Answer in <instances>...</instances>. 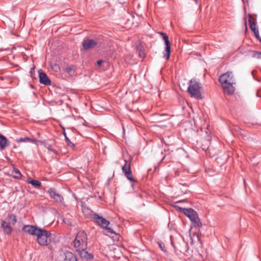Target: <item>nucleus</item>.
Segmentation results:
<instances>
[{"instance_id": "nucleus-2", "label": "nucleus", "mask_w": 261, "mask_h": 261, "mask_svg": "<svg viewBox=\"0 0 261 261\" xmlns=\"http://www.w3.org/2000/svg\"><path fill=\"white\" fill-rule=\"evenodd\" d=\"M87 240L86 233L84 231H79L73 242L75 251L79 250L81 248H86L87 245Z\"/></svg>"}, {"instance_id": "nucleus-26", "label": "nucleus", "mask_w": 261, "mask_h": 261, "mask_svg": "<svg viewBox=\"0 0 261 261\" xmlns=\"http://www.w3.org/2000/svg\"><path fill=\"white\" fill-rule=\"evenodd\" d=\"M253 32L254 33L255 37L257 39H259L260 40V41H261V38L259 36V31H258V29H256L254 31H253Z\"/></svg>"}, {"instance_id": "nucleus-20", "label": "nucleus", "mask_w": 261, "mask_h": 261, "mask_svg": "<svg viewBox=\"0 0 261 261\" xmlns=\"http://www.w3.org/2000/svg\"><path fill=\"white\" fill-rule=\"evenodd\" d=\"M9 144L8 143V140L4 136V139L2 140V139H0V149L3 150L6 147L8 146Z\"/></svg>"}, {"instance_id": "nucleus-31", "label": "nucleus", "mask_w": 261, "mask_h": 261, "mask_svg": "<svg viewBox=\"0 0 261 261\" xmlns=\"http://www.w3.org/2000/svg\"><path fill=\"white\" fill-rule=\"evenodd\" d=\"M139 56L141 58H144L145 57V53H144L143 51L140 50L139 51Z\"/></svg>"}, {"instance_id": "nucleus-23", "label": "nucleus", "mask_w": 261, "mask_h": 261, "mask_svg": "<svg viewBox=\"0 0 261 261\" xmlns=\"http://www.w3.org/2000/svg\"><path fill=\"white\" fill-rule=\"evenodd\" d=\"M8 220H9V224H15L16 222V216L15 215H13V214H11V215H9L8 216Z\"/></svg>"}, {"instance_id": "nucleus-22", "label": "nucleus", "mask_w": 261, "mask_h": 261, "mask_svg": "<svg viewBox=\"0 0 261 261\" xmlns=\"http://www.w3.org/2000/svg\"><path fill=\"white\" fill-rule=\"evenodd\" d=\"M13 172L15 174L13 176L17 179H20L21 177V174L20 171L16 168L13 167Z\"/></svg>"}, {"instance_id": "nucleus-37", "label": "nucleus", "mask_w": 261, "mask_h": 261, "mask_svg": "<svg viewBox=\"0 0 261 261\" xmlns=\"http://www.w3.org/2000/svg\"><path fill=\"white\" fill-rule=\"evenodd\" d=\"M171 244H172V246L174 247V248L175 249H176V247H175V246H174V244H173V242H172V240H171Z\"/></svg>"}, {"instance_id": "nucleus-8", "label": "nucleus", "mask_w": 261, "mask_h": 261, "mask_svg": "<svg viewBox=\"0 0 261 261\" xmlns=\"http://www.w3.org/2000/svg\"><path fill=\"white\" fill-rule=\"evenodd\" d=\"M48 193H49L50 196L54 199L56 202L63 204V197L58 193H57L55 189L50 188L48 190Z\"/></svg>"}, {"instance_id": "nucleus-17", "label": "nucleus", "mask_w": 261, "mask_h": 261, "mask_svg": "<svg viewBox=\"0 0 261 261\" xmlns=\"http://www.w3.org/2000/svg\"><path fill=\"white\" fill-rule=\"evenodd\" d=\"M192 225L194 227H200L202 224L198 216V214L196 215L191 220Z\"/></svg>"}, {"instance_id": "nucleus-28", "label": "nucleus", "mask_w": 261, "mask_h": 261, "mask_svg": "<svg viewBox=\"0 0 261 261\" xmlns=\"http://www.w3.org/2000/svg\"><path fill=\"white\" fill-rule=\"evenodd\" d=\"M158 244L159 245L160 248L163 252L166 251L164 243H163L162 242H158Z\"/></svg>"}, {"instance_id": "nucleus-15", "label": "nucleus", "mask_w": 261, "mask_h": 261, "mask_svg": "<svg viewBox=\"0 0 261 261\" xmlns=\"http://www.w3.org/2000/svg\"><path fill=\"white\" fill-rule=\"evenodd\" d=\"M1 227L2 228L4 233L7 234L11 233L12 229L8 222H6L5 221H2L1 223Z\"/></svg>"}, {"instance_id": "nucleus-16", "label": "nucleus", "mask_w": 261, "mask_h": 261, "mask_svg": "<svg viewBox=\"0 0 261 261\" xmlns=\"http://www.w3.org/2000/svg\"><path fill=\"white\" fill-rule=\"evenodd\" d=\"M64 261H77L75 256L71 252L66 251L64 252Z\"/></svg>"}, {"instance_id": "nucleus-7", "label": "nucleus", "mask_w": 261, "mask_h": 261, "mask_svg": "<svg viewBox=\"0 0 261 261\" xmlns=\"http://www.w3.org/2000/svg\"><path fill=\"white\" fill-rule=\"evenodd\" d=\"M219 81L221 85L233 82L232 73L231 72H227L221 75L219 78Z\"/></svg>"}, {"instance_id": "nucleus-1", "label": "nucleus", "mask_w": 261, "mask_h": 261, "mask_svg": "<svg viewBox=\"0 0 261 261\" xmlns=\"http://www.w3.org/2000/svg\"><path fill=\"white\" fill-rule=\"evenodd\" d=\"M201 85L199 80L193 79L189 82V86L187 92L192 97H195L198 99L202 98L201 93Z\"/></svg>"}, {"instance_id": "nucleus-11", "label": "nucleus", "mask_w": 261, "mask_h": 261, "mask_svg": "<svg viewBox=\"0 0 261 261\" xmlns=\"http://www.w3.org/2000/svg\"><path fill=\"white\" fill-rule=\"evenodd\" d=\"M233 82L221 85L224 92L229 95L232 94L234 92V87L233 86Z\"/></svg>"}, {"instance_id": "nucleus-19", "label": "nucleus", "mask_w": 261, "mask_h": 261, "mask_svg": "<svg viewBox=\"0 0 261 261\" xmlns=\"http://www.w3.org/2000/svg\"><path fill=\"white\" fill-rule=\"evenodd\" d=\"M40 144L43 145L48 150L53 152L55 154H57V151L53 148V146L51 144H48L45 142V141H40Z\"/></svg>"}, {"instance_id": "nucleus-3", "label": "nucleus", "mask_w": 261, "mask_h": 261, "mask_svg": "<svg viewBox=\"0 0 261 261\" xmlns=\"http://www.w3.org/2000/svg\"><path fill=\"white\" fill-rule=\"evenodd\" d=\"M37 241L41 246H47L50 243L51 238V233L40 228L36 234Z\"/></svg>"}, {"instance_id": "nucleus-27", "label": "nucleus", "mask_w": 261, "mask_h": 261, "mask_svg": "<svg viewBox=\"0 0 261 261\" xmlns=\"http://www.w3.org/2000/svg\"><path fill=\"white\" fill-rule=\"evenodd\" d=\"M29 140H30V138H28V137H24V138H20L19 140H18V142H29Z\"/></svg>"}, {"instance_id": "nucleus-29", "label": "nucleus", "mask_w": 261, "mask_h": 261, "mask_svg": "<svg viewBox=\"0 0 261 261\" xmlns=\"http://www.w3.org/2000/svg\"><path fill=\"white\" fill-rule=\"evenodd\" d=\"M193 237H195L198 240V241H200V238H199V236L198 234H197V233L194 234L193 237H190V239L191 240V244L193 243Z\"/></svg>"}, {"instance_id": "nucleus-12", "label": "nucleus", "mask_w": 261, "mask_h": 261, "mask_svg": "<svg viewBox=\"0 0 261 261\" xmlns=\"http://www.w3.org/2000/svg\"><path fill=\"white\" fill-rule=\"evenodd\" d=\"M39 82L41 84H42L45 86L50 85L51 82L48 77L47 74L44 72H41L39 75Z\"/></svg>"}, {"instance_id": "nucleus-10", "label": "nucleus", "mask_w": 261, "mask_h": 261, "mask_svg": "<svg viewBox=\"0 0 261 261\" xmlns=\"http://www.w3.org/2000/svg\"><path fill=\"white\" fill-rule=\"evenodd\" d=\"M97 44V42L93 39L84 40L82 43L84 49L88 50L94 48Z\"/></svg>"}, {"instance_id": "nucleus-32", "label": "nucleus", "mask_w": 261, "mask_h": 261, "mask_svg": "<svg viewBox=\"0 0 261 261\" xmlns=\"http://www.w3.org/2000/svg\"><path fill=\"white\" fill-rule=\"evenodd\" d=\"M72 70L73 69L71 67H68L66 68V71L68 73H70Z\"/></svg>"}, {"instance_id": "nucleus-18", "label": "nucleus", "mask_w": 261, "mask_h": 261, "mask_svg": "<svg viewBox=\"0 0 261 261\" xmlns=\"http://www.w3.org/2000/svg\"><path fill=\"white\" fill-rule=\"evenodd\" d=\"M192 225L194 227H200L202 224L198 216V214L196 215L191 220Z\"/></svg>"}, {"instance_id": "nucleus-5", "label": "nucleus", "mask_w": 261, "mask_h": 261, "mask_svg": "<svg viewBox=\"0 0 261 261\" xmlns=\"http://www.w3.org/2000/svg\"><path fill=\"white\" fill-rule=\"evenodd\" d=\"M125 165L122 166V170L125 174L127 179L132 182V186H134L135 180L132 175V172L130 168V163L127 160H125Z\"/></svg>"}, {"instance_id": "nucleus-34", "label": "nucleus", "mask_w": 261, "mask_h": 261, "mask_svg": "<svg viewBox=\"0 0 261 261\" xmlns=\"http://www.w3.org/2000/svg\"><path fill=\"white\" fill-rule=\"evenodd\" d=\"M255 72H256L255 71H252V76L254 77V79L255 80H256L257 81H258V82H259V81H260V80H259V79H256L255 78Z\"/></svg>"}, {"instance_id": "nucleus-30", "label": "nucleus", "mask_w": 261, "mask_h": 261, "mask_svg": "<svg viewBox=\"0 0 261 261\" xmlns=\"http://www.w3.org/2000/svg\"><path fill=\"white\" fill-rule=\"evenodd\" d=\"M40 141L39 140H36L35 139H31L30 138V140H29V142H31L32 143H34V144H38V143H40Z\"/></svg>"}, {"instance_id": "nucleus-13", "label": "nucleus", "mask_w": 261, "mask_h": 261, "mask_svg": "<svg viewBox=\"0 0 261 261\" xmlns=\"http://www.w3.org/2000/svg\"><path fill=\"white\" fill-rule=\"evenodd\" d=\"M85 249L86 248H81L79 250H76V251L78 252V254L82 258L86 259H91L93 258V255L89 253Z\"/></svg>"}, {"instance_id": "nucleus-21", "label": "nucleus", "mask_w": 261, "mask_h": 261, "mask_svg": "<svg viewBox=\"0 0 261 261\" xmlns=\"http://www.w3.org/2000/svg\"><path fill=\"white\" fill-rule=\"evenodd\" d=\"M28 182L30 184H31L35 188H39L41 186V182L39 181L36 180L28 179Z\"/></svg>"}, {"instance_id": "nucleus-24", "label": "nucleus", "mask_w": 261, "mask_h": 261, "mask_svg": "<svg viewBox=\"0 0 261 261\" xmlns=\"http://www.w3.org/2000/svg\"><path fill=\"white\" fill-rule=\"evenodd\" d=\"M249 23L250 28L252 31H254L257 28L256 27V24L254 22L252 21L251 18L249 19Z\"/></svg>"}, {"instance_id": "nucleus-9", "label": "nucleus", "mask_w": 261, "mask_h": 261, "mask_svg": "<svg viewBox=\"0 0 261 261\" xmlns=\"http://www.w3.org/2000/svg\"><path fill=\"white\" fill-rule=\"evenodd\" d=\"M39 229H40V228H38L33 225H25L23 227V230L24 231L30 234L35 236H36Z\"/></svg>"}, {"instance_id": "nucleus-35", "label": "nucleus", "mask_w": 261, "mask_h": 261, "mask_svg": "<svg viewBox=\"0 0 261 261\" xmlns=\"http://www.w3.org/2000/svg\"><path fill=\"white\" fill-rule=\"evenodd\" d=\"M102 63V61L100 60H98L96 62V64L98 65H100Z\"/></svg>"}, {"instance_id": "nucleus-4", "label": "nucleus", "mask_w": 261, "mask_h": 261, "mask_svg": "<svg viewBox=\"0 0 261 261\" xmlns=\"http://www.w3.org/2000/svg\"><path fill=\"white\" fill-rule=\"evenodd\" d=\"M93 219L95 220L97 225H98L100 227L106 229L107 231L111 234L115 233L114 231L111 228L108 227L110 222L106 219L102 217H100L97 214H94L93 215Z\"/></svg>"}, {"instance_id": "nucleus-33", "label": "nucleus", "mask_w": 261, "mask_h": 261, "mask_svg": "<svg viewBox=\"0 0 261 261\" xmlns=\"http://www.w3.org/2000/svg\"><path fill=\"white\" fill-rule=\"evenodd\" d=\"M255 56L258 59H261V53H256Z\"/></svg>"}, {"instance_id": "nucleus-6", "label": "nucleus", "mask_w": 261, "mask_h": 261, "mask_svg": "<svg viewBox=\"0 0 261 261\" xmlns=\"http://www.w3.org/2000/svg\"><path fill=\"white\" fill-rule=\"evenodd\" d=\"M160 34L162 36L163 39L164 40L165 44L166 45L165 49L164 51V57L166 60H168L170 58L171 49V45L168 39V36L165 33L161 32L160 33Z\"/></svg>"}, {"instance_id": "nucleus-36", "label": "nucleus", "mask_w": 261, "mask_h": 261, "mask_svg": "<svg viewBox=\"0 0 261 261\" xmlns=\"http://www.w3.org/2000/svg\"><path fill=\"white\" fill-rule=\"evenodd\" d=\"M0 139H2V140L3 139L4 140V136L0 134Z\"/></svg>"}, {"instance_id": "nucleus-14", "label": "nucleus", "mask_w": 261, "mask_h": 261, "mask_svg": "<svg viewBox=\"0 0 261 261\" xmlns=\"http://www.w3.org/2000/svg\"><path fill=\"white\" fill-rule=\"evenodd\" d=\"M182 211L191 220L197 215V212L192 208H183Z\"/></svg>"}, {"instance_id": "nucleus-25", "label": "nucleus", "mask_w": 261, "mask_h": 261, "mask_svg": "<svg viewBox=\"0 0 261 261\" xmlns=\"http://www.w3.org/2000/svg\"><path fill=\"white\" fill-rule=\"evenodd\" d=\"M64 135L65 136L66 142L68 146L73 147L74 146V144L70 141V140L66 136L65 133H64Z\"/></svg>"}]
</instances>
